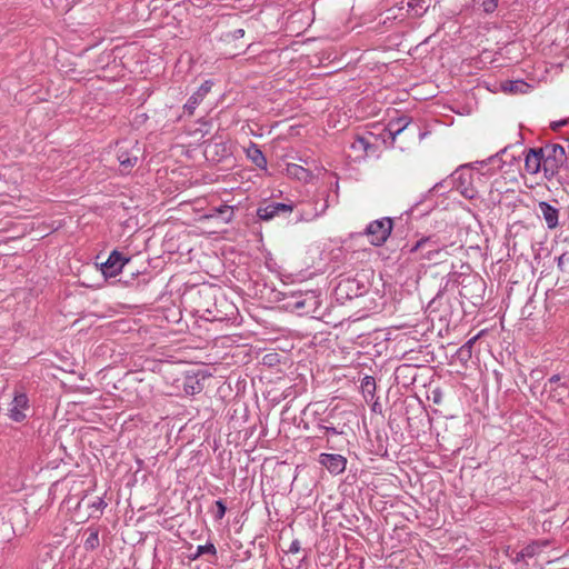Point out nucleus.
Wrapping results in <instances>:
<instances>
[{
	"mask_svg": "<svg viewBox=\"0 0 569 569\" xmlns=\"http://www.w3.org/2000/svg\"><path fill=\"white\" fill-rule=\"evenodd\" d=\"M396 124L398 128L393 129V144L401 141L405 144H400L399 148L405 150L417 142L420 137V130L416 123H412L407 117H400L397 120L393 119V127Z\"/></svg>",
	"mask_w": 569,
	"mask_h": 569,
	"instance_id": "f257e3e1",
	"label": "nucleus"
},
{
	"mask_svg": "<svg viewBox=\"0 0 569 569\" xmlns=\"http://www.w3.org/2000/svg\"><path fill=\"white\" fill-rule=\"evenodd\" d=\"M31 405L28 395L22 388L13 391V397L8 407V418L17 423L24 422L31 416Z\"/></svg>",
	"mask_w": 569,
	"mask_h": 569,
	"instance_id": "f03ea898",
	"label": "nucleus"
},
{
	"mask_svg": "<svg viewBox=\"0 0 569 569\" xmlns=\"http://www.w3.org/2000/svg\"><path fill=\"white\" fill-rule=\"evenodd\" d=\"M343 413L345 411L340 410L338 406L331 408L323 417L316 419V428L323 431L327 436L342 435L346 427V422L342 418Z\"/></svg>",
	"mask_w": 569,
	"mask_h": 569,
	"instance_id": "7ed1b4c3",
	"label": "nucleus"
},
{
	"mask_svg": "<svg viewBox=\"0 0 569 569\" xmlns=\"http://www.w3.org/2000/svg\"><path fill=\"white\" fill-rule=\"evenodd\" d=\"M319 306V296L316 291L297 292L287 302V308L298 315L315 312Z\"/></svg>",
	"mask_w": 569,
	"mask_h": 569,
	"instance_id": "20e7f679",
	"label": "nucleus"
},
{
	"mask_svg": "<svg viewBox=\"0 0 569 569\" xmlns=\"http://www.w3.org/2000/svg\"><path fill=\"white\" fill-rule=\"evenodd\" d=\"M541 149L543 152L542 169L545 177L550 179L558 172L560 164L566 159L565 148L560 144H551Z\"/></svg>",
	"mask_w": 569,
	"mask_h": 569,
	"instance_id": "39448f33",
	"label": "nucleus"
},
{
	"mask_svg": "<svg viewBox=\"0 0 569 569\" xmlns=\"http://www.w3.org/2000/svg\"><path fill=\"white\" fill-rule=\"evenodd\" d=\"M365 290L363 283L351 276L340 274L338 283L335 288L337 300H350L362 295Z\"/></svg>",
	"mask_w": 569,
	"mask_h": 569,
	"instance_id": "423d86ee",
	"label": "nucleus"
},
{
	"mask_svg": "<svg viewBox=\"0 0 569 569\" xmlns=\"http://www.w3.org/2000/svg\"><path fill=\"white\" fill-rule=\"evenodd\" d=\"M363 234L368 237L372 246H382L391 234V217L371 221L366 227Z\"/></svg>",
	"mask_w": 569,
	"mask_h": 569,
	"instance_id": "0eeeda50",
	"label": "nucleus"
},
{
	"mask_svg": "<svg viewBox=\"0 0 569 569\" xmlns=\"http://www.w3.org/2000/svg\"><path fill=\"white\" fill-rule=\"evenodd\" d=\"M130 261V258L124 257L118 250L111 251L108 259L101 263V272L106 278L118 276L123 267Z\"/></svg>",
	"mask_w": 569,
	"mask_h": 569,
	"instance_id": "6e6552de",
	"label": "nucleus"
},
{
	"mask_svg": "<svg viewBox=\"0 0 569 569\" xmlns=\"http://www.w3.org/2000/svg\"><path fill=\"white\" fill-rule=\"evenodd\" d=\"M292 210L291 203L271 201L258 207L257 217L262 221H270L277 216L291 213Z\"/></svg>",
	"mask_w": 569,
	"mask_h": 569,
	"instance_id": "1a4fd4ad",
	"label": "nucleus"
},
{
	"mask_svg": "<svg viewBox=\"0 0 569 569\" xmlns=\"http://www.w3.org/2000/svg\"><path fill=\"white\" fill-rule=\"evenodd\" d=\"M214 82L211 79L206 80L196 92H193L187 102L183 104V110L189 116H192L198 106L203 101L207 94L211 91Z\"/></svg>",
	"mask_w": 569,
	"mask_h": 569,
	"instance_id": "9d476101",
	"label": "nucleus"
},
{
	"mask_svg": "<svg viewBox=\"0 0 569 569\" xmlns=\"http://www.w3.org/2000/svg\"><path fill=\"white\" fill-rule=\"evenodd\" d=\"M319 463L323 466L330 473L339 475L345 471L347 459L338 453H321Z\"/></svg>",
	"mask_w": 569,
	"mask_h": 569,
	"instance_id": "9b49d317",
	"label": "nucleus"
},
{
	"mask_svg": "<svg viewBox=\"0 0 569 569\" xmlns=\"http://www.w3.org/2000/svg\"><path fill=\"white\" fill-rule=\"evenodd\" d=\"M330 206V194L328 191L318 192L312 202V210L305 211L303 216L306 220H312L326 213Z\"/></svg>",
	"mask_w": 569,
	"mask_h": 569,
	"instance_id": "f8f14e48",
	"label": "nucleus"
},
{
	"mask_svg": "<svg viewBox=\"0 0 569 569\" xmlns=\"http://www.w3.org/2000/svg\"><path fill=\"white\" fill-rule=\"evenodd\" d=\"M139 149L129 150L123 147H119L117 151V159L120 163L121 172L128 173L138 162Z\"/></svg>",
	"mask_w": 569,
	"mask_h": 569,
	"instance_id": "ddd939ff",
	"label": "nucleus"
},
{
	"mask_svg": "<svg viewBox=\"0 0 569 569\" xmlns=\"http://www.w3.org/2000/svg\"><path fill=\"white\" fill-rule=\"evenodd\" d=\"M542 149H529L525 158V169L530 174H536L542 169Z\"/></svg>",
	"mask_w": 569,
	"mask_h": 569,
	"instance_id": "4468645a",
	"label": "nucleus"
},
{
	"mask_svg": "<svg viewBox=\"0 0 569 569\" xmlns=\"http://www.w3.org/2000/svg\"><path fill=\"white\" fill-rule=\"evenodd\" d=\"M233 207L221 204L212 208L208 213L202 216L203 220H219L222 223H229L233 219Z\"/></svg>",
	"mask_w": 569,
	"mask_h": 569,
	"instance_id": "2eb2a0df",
	"label": "nucleus"
},
{
	"mask_svg": "<svg viewBox=\"0 0 569 569\" xmlns=\"http://www.w3.org/2000/svg\"><path fill=\"white\" fill-rule=\"evenodd\" d=\"M246 156L259 169H267V158L264 157L263 152L261 151L257 143L250 142V144L246 149Z\"/></svg>",
	"mask_w": 569,
	"mask_h": 569,
	"instance_id": "dca6fc26",
	"label": "nucleus"
},
{
	"mask_svg": "<svg viewBox=\"0 0 569 569\" xmlns=\"http://www.w3.org/2000/svg\"><path fill=\"white\" fill-rule=\"evenodd\" d=\"M286 173L293 179H297L302 182H310L313 178V174L310 169L303 168L297 163H288L286 166Z\"/></svg>",
	"mask_w": 569,
	"mask_h": 569,
	"instance_id": "f3484780",
	"label": "nucleus"
},
{
	"mask_svg": "<svg viewBox=\"0 0 569 569\" xmlns=\"http://www.w3.org/2000/svg\"><path fill=\"white\" fill-rule=\"evenodd\" d=\"M372 452L377 456H388L389 438L386 431L378 430L375 440L371 441Z\"/></svg>",
	"mask_w": 569,
	"mask_h": 569,
	"instance_id": "a211bd4d",
	"label": "nucleus"
},
{
	"mask_svg": "<svg viewBox=\"0 0 569 569\" xmlns=\"http://www.w3.org/2000/svg\"><path fill=\"white\" fill-rule=\"evenodd\" d=\"M539 210L548 228L553 229L558 226L559 212L556 208L542 201L539 203Z\"/></svg>",
	"mask_w": 569,
	"mask_h": 569,
	"instance_id": "6ab92c4d",
	"label": "nucleus"
},
{
	"mask_svg": "<svg viewBox=\"0 0 569 569\" xmlns=\"http://www.w3.org/2000/svg\"><path fill=\"white\" fill-rule=\"evenodd\" d=\"M530 86L522 80H507L501 82V89L503 92L509 93H526Z\"/></svg>",
	"mask_w": 569,
	"mask_h": 569,
	"instance_id": "aec40b11",
	"label": "nucleus"
},
{
	"mask_svg": "<svg viewBox=\"0 0 569 569\" xmlns=\"http://www.w3.org/2000/svg\"><path fill=\"white\" fill-rule=\"evenodd\" d=\"M548 545L547 541L543 542H532L525 548L521 549V551L517 555V560L523 559V558H531L536 556L541 547H546Z\"/></svg>",
	"mask_w": 569,
	"mask_h": 569,
	"instance_id": "412c9836",
	"label": "nucleus"
},
{
	"mask_svg": "<svg viewBox=\"0 0 569 569\" xmlns=\"http://www.w3.org/2000/svg\"><path fill=\"white\" fill-rule=\"evenodd\" d=\"M221 305L226 307V311L221 315H213V319L214 320H218V321H223V320H230L234 317V315L237 313V308L232 303H229L226 299H222L221 300Z\"/></svg>",
	"mask_w": 569,
	"mask_h": 569,
	"instance_id": "4be33fe9",
	"label": "nucleus"
},
{
	"mask_svg": "<svg viewBox=\"0 0 569 569\" xmlns=\"http://www.w3.org/2000/svg\"><path fill=\"white\" fill-rule=\"evenodd\" d=\"M183 390L187 395H196L202 390V385L194 377H187L183 382Z\"/></svg>",
	"mask_w": 569,
	"mask_h": 569,
	"instance_id": "5701e85b",
	"label": "nucleus"
},
{
	"mask_svg": "<svg viewBox=\"0 0 569 569\" xmlns=\"http://www.w3.org/2000/svg\"><path fill=\"white\" fill-rule=\"evenodd\" d=\"M89 535L84 540L86 550H94L99 547V530L97 528H89Z\"/></svg>",
	"mask_w": 569,
	"mask_h": 569,
	"instance_id": "b1692460",
	"label": "nucleus"
},
{
	"mask_svg": "<svg viewBox=\"0 0 569 569\" xmlns=\"http://www.w3.org/2000/svg\"><path fill=\"white\" fill-rule=\"evenodd\" d=\"M204 553H209L213 557L217 556V549L212 542H207L206 545H199L197 547L196 552L193 555H191L189 558L191 560H196Z\"/></svg>",
	"mask_w": 569,
	"mask_h": 569,
	"instance_id": "393cba45",
	"label": "nucleus"
},
{
	"mask_svg": "<svg viewBox=\"0 0 569 569\" xmlns=\"http://www.w3.org/2000/svg\"><path fill=\"white\" fill-rule=\"evenodd\" d=\"M475 2L482 8L485 12L491 13L497 9L499 0H475Z\"/></svg>",
	"mask_w": 569,
	"mask_h": 569,
	"instance_id": "a878e982",
	"label": "nucleus"
},
{
	"mask_svg": "<svg viewBox=\"0 0 569 569\" xmlns=\"http://www.w3.org/2000/svg\"><path fill=\"white\" fill-rule=\"evenodd\" d=\"M214 506H216V511H214V520L219 521L221 520L224 515H226V511H227V507L224 505V502L219 499L214 502Z\"/></svg>",
	"mask_w": 569,
	"mask_h": 569,
	"instance_id": "bb28decb",
	"label": "nucleus"
},
{
	"mask_svg": "<svg viewBox=\"0 0 569 569\" xmlns=\"http://www.w3.org/2000/svg\"><path fill=\"white\" fill-rule=\"evenodd\" d=\"M459 189L460 193L467 199H473L477 194V191L471 187L462 188L461 186H459Z\"/></svg>",
	"mask_w": 569,
	"mask_h": 569,
	"instance_id": "cd10ccee",
	"label": "nucleus"
},
{
	"mask_svg": "<svg viewBox=\"0 0 569 569\" xmlns=\"http://www.w3.org/2000/svg\"><path fill=\"white\" fill-rule=\"evenodd\" d=\"M243 36H244L243 29H236L233 31H230L227 37L232 40H238V39L242 38Z\"/></svg>",
	"mask_w": 569,
	"mask_h": 569,
	"instance_id": "c85d7f7f",
	"label": "nucleus"
},
{
	"mask_svg": "<svg viewBox=\"0 0 569 569\" xmlns=\"http://www.w3.org/2000/svg\"><path fill=\"white\" fill-rule=\"evenodd\" d=\"M301 550V545L298 539L292 540V542L289 546L288 552L290 553H297Z\"/></svg>",
	"mask_w": 569,
	"mask_h": 569,
	"instance_id": "c756f323",
	"label": "nucleus"
},
{
	"mask_svg": "<svg viewBox=\"0 0 569 569\" xmlns=\"http://www.w3.org/2000/svg\"><path fill=\"white\" fill-rule=\"evenodd\" d=\"M479 338V335L478 336H475L473 338L469 339L461 348V351H465L467 350L468 352H470L473 343L477 341V339Z\"/></svg>",
	"mask_w": 569,
	"mask_h": 569,
	"instance_id": "7c9ffc66",
	"label": "nucleus"
},
{
	"mask_svg": "<svg viewBox=\"0 0 569 569\" xmlns=\"http://www.w3.org/2000/svg\"><path fill=\"white\" fill-rule=\"evenodd\" d=\"M91 507L94 509L102 510L107 507V502L102 498H98L96 501L92 502Z\"/></svg>",
	"mask_w": 569,
	"mask_h": 569,
	"instance_id": "2f4dec72",
	"label": "nucleus"
},
{
	"mask_svg": "<svg viewBox=\"0 0 569 569\" xmlns=\"http://www.w3.org/2000/svg\"><path fill=\"white\" fill-rule=\"evenodd\" d=\"M560 381V376L559 375H555L552 376L549 380H548V383L550 386H553L556 383H558Z\"/></svg>",
	"mask_w": 569,
	"mask_h": 569,
	"instance_id": "473e14b6",
	"label": "nucleus"
},
{
	"mask_svg": "<svg viewBox=\"0 0 569 569\" xmlns=\"http://www.w3.org/2000/svg\"><path fill=\"white\" fill-rule=\"evenodd\" d=\"M333 189H335V193H336L335 201L337 202L338 201V193H339V182H338V180L335 181Z\"/></svg>",
	"mask_w": 569,
	"mask_h": 569,
	"instance_id": "72a5a7b5",
	"label": "nucleus"
},
{
	"mask_svg": "<svg viewBox=\"0 0 569 569\" xmlns=\"http://www.w3.org/2000/svg\"><path fill=\"white\" fill-rule=\"evenodd\" d=\"M358 143H359L362 148H365V149H367V147H368V143H367V141H366V139H365V138H359V139H358Z\"/></svg>",
	"mask_w": 569,
	"mask_h": 569,
	"instance_id": "f704fd0d",
	"label": "nucleus"
},
{
	"mask_svg": "<svg viewBox=\"0 0 569 569\" xmlns=\"http://www.w3.org/2000/svg\"><path fill=\"white\" fill-rule=\"evenodd\" d=\"M369 379H370L369 377H366L365 388H366L367 390H369V387H370V386H375V382H373V381H370Z\"/></svg>",
	"mask_w": 569,
	"mask_h": 569,
	"instance_id": "c9c22d12",
	"label": "nucleus"
},
{
	"mask_svg": "<svg viewBox=\"0 0 569 569\" xmlns=\"http://www.w3.org/2000/svg\"><path fill=\"white\" fill-rule=\"evenodd\" d=\"M298 160L303 162L307 166H309L312 162L309 158H302V157H299Z\"/></svg>",
	"mask_w": 569,
	"mask_h": 569,
	"instance_id": "e433bc0d",
	"label": "nucleus"
},
{
	"mask_svg": "<svg viewBox=\"0 0 569 569\" xmlns=\"http://www.w3.org/2000/svg\"><path fill=\"white\" fill-rule=\"evenodd\" d=\"M372 411H375V412H377V411L381 412V406H380L378 402H375V403L372 405Z\"/></svg>",
	"mask_w": 569,
	"mask_h": 569,
	"instance_id": "4c0bfd02",
	"label": "nucleus"
},
{
	"mask_svg": "<svg viewBox=\"0 0 569 569\" xmlns=\"http://www.w3.org/2000/svg\"><path fill=\"white\" fill-rule=\"evenodd\" d=\"M427 241H428V239H422V240L418 241L415 249L422 247Z\"/></svg>",
	"mask_w": 569,
	"mask_h": 569,
	"instance_id": "58836bf2",
	"label": "nucleus"
}]
</instances>
